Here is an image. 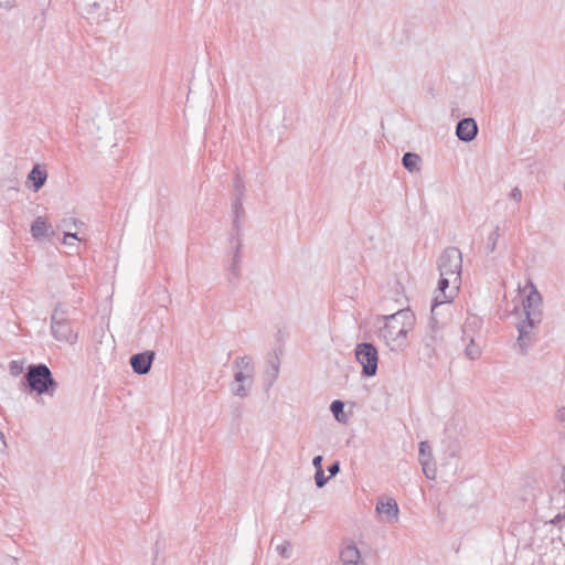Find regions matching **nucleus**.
I'll return each instance as SVG.
<instances>
[{
  "label": "nucleus",
  "instance_id": "1",
  "mask_svg": "<svg viewBox=\"0 0 565 565\" xmlns=\"http://www.w3.org/2000/svg\"><path fill=\"white\" fill-rule=\"evenodd\" d=\"M382 320L384 324L379 328L377 337L390 347L396 350L405 347L407 334L414 329L416 317L411 309H401L395 313L382 316L377 321Z\"/></svg>",
  "mask_w": 565,
  "mask_h": 565
},
{
  "label": "nucleus",
  "instance_id": "2",
  "mask_svg": "<svg viewBox=\"0 0 565 565\" xmlns=\"http://www.w3.org/2000/svg\"><path fill=\"white\" fill-rule=\"evenodd\" d=\"M21 383L29 393H36L39 396L52 397L58 387L51 370L44 363L29 364Z\"/></svg>",
  "mask_w": 565,
  "mask_h": 565
},
{
  "label": "nucleus",
  "instance_id": "3",
  "mask_svg": "<svg viewBox=\"0 0 565 565\" xmlns=\"http://www.w3.org/2000/svg\"><path fill=\"white\" fill-rule=\"evenodd\" d=\"M51 334L60 342H67L74 344L77 341L78 334L73 329L68 319V309L65 305L58 302L54 306L51 313Z\"/></svg>",
  "mask_w": 565,
  "mask_h": 565
},
{
  "label": "nucleus",
  "instance_id": "4",
  "mask_svg": "<svg viewBox=\"0 0 565 565\" xmlns=\"http://www.w3.org/2000/svg\"><path fill=\"white\" fill-rule=\"evenodd\" d=\"M437 267L440 276L452 277V285L461 284L462 254L459 248H445L438 257Z\"/></svg>",
  "mask_w": 565,
  "mask_h": 565
},
{
  "label": "nucleus",
  "instance_id": "5",
  "mask_svg": "<svg viewBox=\"0 0 565 565\" xmlns=\"http://www.w3.org/2000/svg\"><path fill=\"white\" fill-rule=\"evenodd\" d=\"M355 359L362 366V376H375L379 369V351L371 342L358 343L354 350Z\"/></svg>",
  "mask_w": 565,
  "mask_h": 565
},
{
  "label": "nucleus",
  "instance_id": "6",
  "mask_svg": "<svg viewBox=\"0 0 565 565\" xmlns=\"http://www.w3.org/2000/svg\"><path fill=\"white\" fill-rule=\"evenodd\" d=\"M532 290L522 301L525 319L530 328H536L543 319V299L535 286L531 282Z\"/></svg>",
  "mask_w": 565,
  "mask_h": 565
},
{
  "label": "nucleus",
  "instance_id": "7",
  "mask_svg": "<svg viewBox=\"0 0 565 565\" xmlns=\"http://www.w3.org/2000/svg\"><path fill=\"white\" fill-rule=\"evenodd\" d=\"M459 286L460 285H452V277L440 276L437 287L438 294L434 297L431 302V313L435 312L438 306L451 302L458 292Z\"/></svg>",
  "mask_w": 565,
  "mask_h": 565
},
{
  "label": "nucleus",
  "instance_id": "8",
  "mask_svg": "<svg viewBox=\"0 0 565 565\" xmlns=\"http://www.w3.org/2000/svg\"><path fill=\"white\" fill-rule=\"evenodd\" d=\"M481 326V321L477 318V317H473V318H469L466 320L465 324H463V328H462V332H463V337H462V340L466 341L467 339H469V342L465 349V355L469 359V360H477L480 358L481 355V349L479 345H477L475 343V339L473 337H470L468 333H467V330L469 328H479Z\"/></svg>",
  "mask_w": 565,
  "mask_h": 565
},
{
  "label": "nucleus",
  "instance_id": "9",
  "mask_svg": "<svg viewBox=\"0 0 565 565\" xmlns=\"http://www.w3.org/2000/svg\"><path fill=\"white\" fill-rule=\"evenodd\" d=\"M519 337L515 347L519 349L522 355H525L529 349L535 343L536 337L532 332L534 328H530L526 321H521L516 324Z\"/></svg>",
  "mask_w": 565,
  "mask_h": 565
},
{
  "label": "nucleus",
  "instance_id": "10",
  "mask_svg": "<svg viewBox=\"0 0 565 565\" xmlns=\"http://www.w3.org/2000/svg\"><path fill=\"white\" fill-rule=\"evenodd\" d=\"M479 128L472 117L460 119L456 125V136L460 141L470 142L476 139Z\"/></svg>",
  "mask_w": 565,
  "mask_h": 565
},
{
  "label": "nucleus",
  "instance_id": "11",
  "mask_svg": "<svg viewBox=\"0 0 565 565\" xmlns=\"http://www.w3.org/2000/svg\"><path fill=\"white\" fill-rule=\"evenodd\" d=\"M154 352L149 350L132 354L129 361L132 371L138 375H145L149 373L154 360Z\"/></svg>",
  "mask_w": 565,
  "mask_h": 565
},
{
  "label": "nucleus",
  "instance_id": "12",
  "mask_svg": "<svg viewBox=\"0 0 565 565\" xmlns=\"http://www.w3.org/2000/svg\"><path fill=\"white\" fill-rule=\"evenodd\" d=\"M338 565H366L354 542H349L340 550Z\"/></svg>",
  "mask_w": 565,
  "mask_h": 565
},
{
  "label": "nucleus",
  "instance_id": "13",
  "mask_svg": "<svg viewBox=\"0 0 565 565\" xmlns=\"http://www.w3.org/2000/svg\"><path fill=\"white\" fill-rule=\"evenodd\" d=\"M252 379V373H248L243 370H236L234 373V381L236 385L232 387L233 394L242 398L248 396Z\"/></svg>",
  "mask_w": 565,
  "mask_h": 565
},
{
  "label": "nucleus",
  "instance_id": "14",
  "mask_svg": "<svg viewBox=\"0 0 565 565\" xmlns=\"http://www.w3.org/2000/svg\"><path fill=\"white\" fill-rule=\"evenodd\" d=\"M110 10L111 11L116 10V2L113 1L111 7L104 6L100 2H93V3L88 4L86 12L88 14V19L94 20L96 23H100L103 21L108 20Z\"/></svg>",
  "mask_w": 565,
  "mask_h": 565
},
{
  "label": "nucleus",
  "instance_id": "15",
  "mask_svg": "<svg viewBox=\"0 0 565 565\" xmlns=\"http://www.w3.org/2000/svg\"><path fill=\"white\" fill-rule=\"evenodd\" d=\"M376 512L384 514L388 522H395L398 520L399 509L394 499H380L376 503Z\"/></svg>",
  "mask_w": 565,
  "mask_h": 565
},
{
  "label": "nucleus",
  "instance_id": "16",
  "mask_svg": "<svg viewBox=\"0 0 565 565\" xmlns=\"http://www.w3.org/2000/svg\"><path fill=\"white\" fill-rule=\"evenodd\" d=\"M46 180H47L46 170L42 169L39 164H34L28 175V181L31 182L30 188L34 192H38L44 186Z\"/></svg>",
  "mask_w": 565,
  "mask_h": 565
},
{
  "label": "nucleus",
  "instance_id": "17",
  "mask_svg": "<svg viewBox=\"0 0 565 565\" xmlns=\"http://www.w3.org/2000/svg\"><path fill=\"white\" fill-rule=\"evenodd\" d=\"M242 245H243V243H242L241 238H237L235 245H231L234 249V255H233L232 263H231V275H232V277L230 278L231 284H234L236 280H238V278L241 276Z\"/></svg>",
  "mask_w": 565,
  "mask_h": 565
},
{
  "label": "nucleus",
  "instance_id": "18",
  "mask_svg": "<svg viewBox=\"0 0 565 565\" xmlns=\"http://www.w3.org/2000/svg\"><path fill=\"white\" fill-rule=\"evenodd\" d=\"M429 327L430 332L423 338V342L428 355L430 356L435 352V345L438 341V326L437 320L434 317L430 318Z\"/></svg>",
  "mask_w": 565,
  "mask_h": 565
},
{
  "label": "nucleus",
  "instance_id": "19",
  "mask_svg": "<svg viewBox=\"0 0 565 565\" xmlns=\"http://www.w3.org/2000/svg\"><path fill=\"white\" fill-rule=\"evenodd\" d=\"M267 364H268V370L266 372V377L268 380L267 390H269L273 386L274 382L277 380L278 374H279V366H280L279 358L277 355H273V356L268 358Z\"/></svg>",
  "mask_w": 565,
  "mask_h": 565
},
{
  "label": "nucleus",
  "instance_id": "20",
  "mask_svg": "<svg viewBox=\"0 0 565 565\" xmlns=\"http://www.w3.org/2000/svg\"><path fill=\"white\" fill-rule=\"evenodd\" d=\"M422 158L414 152H406L402 158L403 167L409 172L419 171Z\"/></svg>",
  "mask_w": 565,
  "mask_h": 565
},
{
  "label": "nucleus",
  "instance_id": "21",
  "mask_svg": "<svg viewBox=\"0 0 565 565\" xmlns=\"http://www.w3.org/2000/svg\"><path fill=\"white\" fill-rule=\"evenodd\" d=\"M49 227H50V225L43 217H41V216L36 217L31 225L32 236L35 239H41V238L45 237Z\"/></svg>",
  "mask_w": 565,
  "mask_h": 565
},
{
  "label": "nucleus",
  "instance_id": "22",
  "mask_svg": "<svg viewBox=\"0 0 565 565\" xmlns=\"http://www.w3.org/2000/svg\"><path fill=\"white\" fill-rule=\"evenodd\" d=\"M330 412L339 423L345 424L348 422V416L344 414V403L342 401H333L330 405Z\"/></svg>",
  "mask_w": 565,
  "mask_h": 565
},
{
  "label": "nucleus",
  "instance_id": "23",
  "mask_svg": "<svg viewBox=\"0 0 565 565\" xmlns=\"http://www.w3.org/2000/svg\"><path fill=\"white\" fill-rule=\"evenodd\" d=\"M234 367L236 370H243V371H246L248 373H252L254 374V365H253V361L249 356L247 355H244V356H238L235 362H234Z\"/></svg>",
  "mask_w": 565,
  "mask_h": 565
},
{
  "label": "nucleus",
  "instance_id": "24",
  "mask_svg": "<svg viewBox=\"0 0 565 565\" xmlns=\"http://www.w3.org/2000/svg\"><path fill=\"white\" fill-rule=\"evenodd\" d=\"M500 236V226L497 225L495 228L488 235L486 243L487 254H492L495 250L497 242Z\"/></svg>",
  "mask_w": 565,
  "mask_h": 565
},
{
  "label": "nucleus",
  "instance_id": "25",
  "mask_svg": "<svg viewBox=\"0 0 565 565\" xmlns=\"http://www.w3.org/2000/svg\"><path fill=\"white\" fill-rule=\"evenodd\" d=\"M237 238L242 239V223L241 218L233 217L232 232L230 234V244L235 245Z\"/></svg>",
  "mask_w": 565,
  "mask_h": 565
},
{
  "label": "nucleus",
  "instance_id": "26",
  "mask_svg": "<svg viewBox=\"0 0 565 565\" xmlns=\"http://www.w3.org/2000/svg\"><path fill=\"white\" fill-rule=\"evenodd\" d=\"M430 459H433V456H431V448H430L428 441L419 443V451H418L419 462L428 461Z\"/></svg>",
  "mask_w": 565,
  "mask_h": 565
},
{
  "label": "nucleus",
  "instance_id": "27",
  "mask_svg": "<svg viewBox=\"0 0 565 565\" xmlns=\"http://www.w3.org/2000/svg\"><path fill=\"white\" fill-rule=\"evenodd\" d=\"M245 196V185L239 175V173L235 174L234 178V198H239L244 200Z\"/></svg>",
  "mask_w": 565,
  "mask_h": 565
},
{
  "label": "nucleus",
  "instance_id": "28",
  "mask_svg": "<svg viewBox=\"0 0 565 565\" xmlns=\"http://www.w3.org/2000/svg\"><path fill=\"white\" fill-rule=\"evenodd\" d=\"M419 463L422 465L423 472L426 476V478L434 480L436 478V467L433 459Z\"/></svg>",
  "mask_w": 565,
  "mask_h": 565
},
{
  "label": "nucleus",
  "instance_id": "29",
  "mask_svg": "<svg viewBox=\"0 0 565 565\" xmlns=\"http://www.w3.org/2000/svg\"><path fill=\"white\" fill-rule=\"evenodd\" d=\"M233 217L242 218L245 215V211L243 207V199L234 198L232 203Z\"/></svg>",
  "mask_w": 565,
  "mask_h": 565
},
{
  "label": "nucleus",
  "instance_id": "30",
  "mask_svg": "<svg viewBox=\"0 0 565 565\" xmlns=\"http://www.w3.org/2000/svg\"><path fill=\"white\" fill-rule=\"evenodd\" d=\"M24 371L23 361L13 360L9 363V372L12 376L17 377Z\"/></svg>",
  "mask_w": 565,
  "mask_h": 565
},
{
  "label": "nucleus",
  "instance_id": "31",
  "mask_svg": "<svg viewBox=\"0 0 565 565\" xmlns=\"http://www.w3.org/2000/svg\"><path fill=\"white\" fill-rule=\"evenodd\" d=\"M276 550L278 551L279 555L282 558H285V559L290 558V556H291V544L289 542H285L284 544L278 545Z\"/></svg>",
  "mask_w": 565,
  "mask_h": 565
},
{
  "label": "nucleus",
  "instance_id": "32",
  "mask_svg": "<svg viewBox=\"0 0 565 565\" xmlns=\"http://www.w3.org/2000/svg\"><path fill=\"white\" fill-rule=\"evenodd\" d=\"M328 479L326 476H324V471L323 469L322 470H316V473H315V481H316V486L318 488H322L324 487V484L328 482Z\"/></svg>",
  "mask_w": 565,
  "mask_h": 565
},
{
  "label": "nucleus",
  "instance_id": "33",
  "mask_svg": "<svg viewBox=\"0 0 565 565\" xmlns=\"http://www.w3.org/2000/svg\"><path fill=\"white\" fill-rule=\"evenodd\" d=\"M509 196L511 200L520 202L522 200V191L520 190V188L515 186L511 190Z\"/></svg>",
  "mask_w": 565,
  "mask_h": 565
},
{
  "label": "nucleus",
  "instance_id": "34",
  "mask_svg": "<svg viewBox=\"0 0 565 565\" xmlns=\"http://www.w3.org/2000/svg\"><path fill=\"white\" fill-rule=\"evenodd\" d=\"M328 471L330 473V477H334L340 471V462L334 461L328 467Z\"/></svg>",
  "mask_w": 565,
  "mask_h": 565
},
{
  "label": "nucleus",
  "instance_id": "35",
  "mask_svg": "<svg viewBox=\"0 0 565 565\" xmlns=\"http://www.w3.org/2000/svg\"><path fill=\"white\" fill-rule=\"evenodd\" d=\"M322 461L323 457L321 455H318L312 459V465L316 470H322Z\"/></svg>",
  "mask_w": 565,
  "mask_h": 565
},
{
  "label": "nucleus",
  "instance_id": "36",
  "mask_svg": "<svg viewBox=\"0 0 565 565\" xmlns=\"http://www.w3.org/2000/svg\"><path fill=\"white\" fill-rule=\"evenodd\" d=\"M556 419L559 422H565V405L557 408Z\"/></svg>",
  "mask_w": 565,
  "mask_h": 565
},
{
  "label": "nucleus",
  "instance_id": "37",
  "mask_svg": "<svg viewBox=\"0 0 565 565\" xmlns=\"http://www.w3.org/2000/svg\"><path fill=\"white\" fill-rule=\"evenodd\" d=\"M15 0H0V8L11 9L13 8Z\"/></svg>",
  "mask_w": 565,
  "mask_h": 565
},
{
  "label": "nucleus",
  "instance_id": "38",
  "mask_svg": "<svg viewBox=\"0 0 565 565\" xmlns=\"http://www.w3.org/2000/svg\"><path fill=\"white\" fill-rule=\"evenodd\" d=\"M66 238H72V239H79L78 236H77V233H64V239H63V243H66Z\"/></svg>",
  "mask_w": 565,
  "mask_h": 565
},
{
  "label": "nucleus",
  "instance_id": "39",
  "mask_svg": "<svg viewBox=\"0 0 565 565\" xmlns=\"http://www.w3.org/2000/svg\"><path fill=\"white\" fill-rule=\"evenodd\" d=\"M4 445H6L4 436H3V434L0 431V448H1L2 446H4Z\"/></svg>",
  "mask_w": 565,
  "mask_h": 565
},
{
  "label": "nucleus",
  "instance_id": "40",
  "mask_svg": "<svg viewBox=\"0 0 565 565\" xmlns=\"http://www.w3.org/2000/svg\"><path fill=\"white\" fill-rule=\"evenodd\" d=\"M156 548H158V543H156ZM157 558H158V550H156V552H154V557H153V564L152 565H154V562L157 561Z\"/></svg>",
  "mask_w": 565,
  "mask_h": 565
}]
</instances>
